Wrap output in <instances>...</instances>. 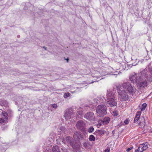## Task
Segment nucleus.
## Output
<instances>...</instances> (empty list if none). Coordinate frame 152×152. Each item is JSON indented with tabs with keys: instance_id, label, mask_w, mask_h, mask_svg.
<instances>
[{
	"instance_id": "nucleus-23",
	"label": "nucleus",
	"mask_w": 152,
	"mask_h": 152,
	"mask_svg": "<svg viewBox=\"0 0 152 152\" xmlns=\"http://www.w3.org/2000/svg\"><path fill=\"white\" fill-rule=\"evenodd\" d=\"M139 122L138 123H142L143 122H145V119L143 117H141L140 118V120L138 121Z\"/></svg>"
},
{
	"instance_id": "nucleus-38",
	"label": "nucleus",
	"mask_w": 152,
	"mask_h": 152,
	"mask_svg": "<svg viewBox=\"0 0 152 152\" xmlns=\"http://www.w3.org/2000/svg\"><path fill=\"white\" fill-rule=\"evenodd\" d=\"M111 95H113V93H111Z\"/></svg>"
},
{
	"instance_id": "nucleus-34",
	"label": "nucleus",
	"mask_w": 152,
	"mask_h": 152,
	"mask_svg": "<svg viewBox=\"0 0 152 152\" xmlns=\"http://www.w3.org/2000/svg\"><path fill=\"white\" fill-rule=\"evenodd\" d=\"M65 60H66L67 61V62H68L69 61V59L68 58H67L66 59L65 58Z\"/></svg>"
},
{
	"instance_id": "nucleus-16",
	"label": "nucleus",
	"mask_w": 152,
	"mask_h": 152,
	"mask_svg": "<svg viewBox=\"0 0 152 152\" xmlns=\"http://www.w3.org/2000/svg\"><path fill=\"white\" fill-rule=\"evenodd\" d=\"M83 144V146L85 148H88L90 146V143L88 141L85 142Z\"/></svg>"
},
{
	"instance_id": "nucleus-7",
	"label": "nucleus",
	"mask_w": 152,
	"mask_h": 152,
	"mask_svg": "<svg viewBox=\"0 0 152 152\" xmlns=\"http://www.w3.org/2000/svg\"><path fill=\"white\" fill-rule=\"evenodd\" d=\"M67 142L69 143L72 147L75 149L77 148V146L76 145L75 142L72 140L70 137H67L66 139Z\"/></svg>"
},
{
	"instance_id": "nucleus-20",
	"label": "nucleus",
	"mask_w": 152,
	"mask_h": 152,
	"mask_svg": "<svg viewBox=\"0 0 152 152\" xmlns=\"http://www.w3.org/2000/svg\"><path fill=\"white\" fill-rule=\"evenodd\" d=\"M77 112L78 113V114L80 115H82L83 114V111H82V108L81 107H80L79 109H78V110L77 111Z\"/></svg>"
},
{
	"instance_id": "nucleus-39",
	"label": "nucleus",
	"mask_w": 152,
	"mask_h": 152,
	"mask_svg": "<svg viewBox=\"0 0 152 152\" xmlns=\"http://www.w3.org/2000/svg\"><path fill=\"white\" fill-rule=\"evenodd\" d=\"M1 32V30H0V32Z\"/></svg>"
},
{
	"instance_id": "nucleus-17",
	"label": "nucleus",
	"mask_w": 152,
	"mask_h": 152,
	"mask_svg": "<svg viewBox=\"0 0 152 152\" xmlns=\"http://www.w3.org/2000/svg\"><path fill=\"white\" fill-rule=\"evenodd\" d=\"M59 151V148L58 146H55L53 147L52 148V151L53 152H58Z\"/></svg>"
},
{
	"instance_id": "nucleus-11",
	"label": "nucleus",
	"mask_w": 152,
	"mask_h": 152,
	"mask_svg": "<svg viewBox=\"0 0 152 152\" xmlns=\"http://www.w3.org/2000/svg\"><path fill=\"white\" fill-rule=\"evenodd\" d=\"M130 80L131 81L132 83H134L135 82L137 84V82L139 80H137L136 77V75L134 74V75L131 76L129 77Z\"/></svg>"
},
{
	"instance_id": "nucleus-10",
	"label": "nucleus",
	"mask_w": 152,
	"mask_h": 152,
	"mask_svg": "<svg viewBox=\"0 0 152 152\" xmlns=\"http://www.w3.org/2000/svg\"><path fill=\"white\" fill-rule=\"evenodd\" d=\"M137 85L138 87L140 88H144L147 86V83L146 81H142L141 80H138L137 82Z\"/></svg>"
},
{
	"instance_id": "nucleus-9",
	"label": "nucleus",
	"mask_w": 152,
	"mask_h": 152,
	"mask_svg": "<svg viewBox=\"0 0 152 152\" xmlns=\"http://www.w3.org/2000/svg\"><path fill=\"white\" fill-rule=\"evenodd\" d=\"M72 110L71 109H68L66 110V112L64 116L66 120L71 118V115L72 112Z\"/></svg>"
},
{
	"instance_id": "nucleus-26",
	"label": "nucleus",
	"mask_w": 152,
	"mask_h": 152,
	"mask_svg": "<svg viewBox=\"0 0 152 152\" xmlns=\"http://www.w3.org/2000/svg\"><path fill=\"white\" fill-rule=\"evenodd\" d=\"M139 124V125H140L141 127H140L141 128H143L144 126H145V122H143L142 123H138Z\"/></svg>"
},
{
	"instance_id": "nucleus-29",
	"label": "nucleus",
	"mask_w": 152,
	"mask_h": 152,
	"mask_svg": "<svg viewBox=\"0 0 152 152\" xmlns=\"http://www.w3.org/2000/svg\"><path fill=\"white\" fill-rule=\"evenodd\" d=\"M52 106L54 108H56L57 107V106L56 104H53Z\"/></svg>"
},
{
	"instance_id": "nucleus-4",
	"label": "nucleus",
	"mask_w": 152,
	"mask_h": 152,
	"mask_svg": "<svg viewBox=\"0 0 152 152\" xmlns=\"http://www.w3.org/2000/svg\"><path fill=\"white\" fill-rule=\"evenodd\" d=\"M76 126L78 129L84 131L85 130V123L83 121H79L77 122Z\"/></svg>"
},
{
	"instance_id": "nucleus-14",
	"label": "nucleus",
	"mask_w": 152,
	"mask_h": 152,
	"mask_svg": "<svg viewBox=\"0 0 152 152\" xmlns=\"http://www.w3.org/2000/svg\"><path fill=\"white\" fill-rule=\"evenodd\" d=\"M128 96H120L119 99L121 101H125L128 99Z\"/></svg>"
},
{
	"instance_id": "nucleus-27",
	"label": "nucleus",
	"mask_w": 152,
	"mask_h": 152,
	"mask_svg": "<svg viewBox=\"0 0 152 152\" xmlns=\"http://www.w3.org/2000/svg\"><path fill=\"white\" fill-rule=\"evenodd\" d=\"M129 119L128 118L125 120L124 123L126 125H127L129 123Z\"/></svg>"
},
{
	"instance_id": "nucleus-5",
	"label": "nucleus",
	"mask_w": 152,
	"mask_h": 152,
	"mask_svg": "<svg viewBox=\"0 0 152 152\" xmlns=\"http://www.w3.org/2000/svg\"><path fill=\"white\" fill-rule=\"evenodd\" d=\"M73 137L75 140L77 141H79L80 140L83 138V135L80 132L78 131H76L74 133Z\"/></svg>"
},
{
	"instance_id": "nucleus-24",
	"label": "nucleus",
	"mask_w": 152,
	"mask_h": 152,
	"mask_svg": "<svg viewBox=\"0 0 152 152\" xmlns=\"http://www.w3.org/2000/svg\"><path fill=\"white\" fill-rule=\"evenodd\" d=\"M97 132L98 133L99 135H101L104 134V132L102 130H97Z\"/></svg>"
},
{
	"instance_id": "nucleus-30",
	"label": "nucleus",
	"mask_w": 152,
	"mask_h": 152,
	"mask_svg": "<svg viewBox=\"0 0 152 152\" xmlns=\"http://www.w3.org/2000/svg\"><path fill=\"white\" fill-rule=\"evenodd\" d=\"M133 148V147H130L129 148H128L127 149L126 151L127 152L129 151L130 150H131V149H132Z\"/></svg>"
},
{
	"instance_id": "nucleus-28",
	"label": "nucleus",
	"mask_w": 152,
	"mask_h": 152,
	"mask_svg": "<svg viewBox=\"0 0 152 152\" xmlns=\"http://www.w3.org/2000/svg\"><path fill=\"white\" fill-rule=\"evenodd\" d=\"M148 70L149 72H150V74L152 75V68H148Z\"/></svg>"
},
{
	"instance_id": "nucleus-1",
	"label": "nucleus",
	"mask_w": 152,
	"mask_h": 152,
	"mask_svg": "<svg viewBox=\"0 0 152 152\" xmlns=\"http://www.w3.org/2000/svg\"><path fill=\"white\" fill-rule=\"evenodd\" d=\"M117 90L119 95H126L127 94V91L130 94H135L134 89L128 82L124 83L121 86H118Z\"/></svg>"
},
{
	"instance_id": "nucleus-32",
	"label": "nucleus",
	"mask_w": 152,
	"mask_h": 152,
	"mask_svg": "<svg viewBox=\"0 0 152 152\" xmlns=\"http://www.w3.org/2000/svg\"><path fill=\"white\" fill-rule=\"evenodd\" d=\"M110 150L108 149H106L105 150L104 152H109Z\"/></svg>"
},
{
	"instance_id": "nucleus-15",
	"label": "nucleus",
	"mask_w": 152,
	"mask_h": 152,
	"mask_svg": "<svg viewBox=\"0 0 152 152\" xmlns=\"http://www.w3.org/2000/svg\"><path fill=\"white\" fill-rule=\"evenodd\" d=\"M144 150H145L144 149V148H143L142 147V144H140V146L138 148V149L137 150H135V152H142Z\"/></svg>"
},
{
	"instance_id": "nucleus-12",
	"label": "nucleus",
	"mask_w": 152,
	"mask_h": 152,
	"mask_svg": "<svg viewBox=\"0 0 152 152\" xmlns=\"http://www.w3.org/2000/svg\"><path fill=\"white\" fill-rule=\"evenodd\" d=\"M141 112L140 111H138L137 112L136 116L134 118V123L137 122L138 121H139L138 120H140L139 118L141 115Z\"/></svg>"
},
{
	"instance_id": "nucleus-22",
	"label": "nucleus",
	"mask_w": 152,
	"mask_h": 152,
	"mask_svg": "<svg viewBox=\"0 0 152 152\" xmlns=\"http://www.w3.org/2000/svg\"><path fill=\"white\" fill-rule=\"evenodd\" d=\"M110 120V118L108 117H107L104 119L103 122L105 123L106 124H107L109 122Z\"/></svg>"
},
{
	"instance_id": "nucleus-37",
	"label": "nucleus",
	"mask_w": 152,
	"mask_h": 152,
	"mask_svg": "<svg viewBox=\"0 0 152 152\" xmlns=\"http://www.w3.org/2000/svg\"><path fill=\"white\" fill-rule=\"evenodd\" d=\"M1 118H4V117L3 116H1Z\"/></svg>"
},
{
	"instance_id": "nucleus-35",
	"label": "nucleus",
	"mask_w": 152,
	"mask_h": 152,
	"mask_svg": "<svg viewBox=\"0 0 152 152\" xmlns=\"http://www.w3.org/2000/svg\"><path fill=\"white\" fill-rule=\"evenodd\" d=\"M69 93H66L64 94V95H69Z\"/></svg>"
},
{
	"instance_id": "nucleus-33",
	"label": "nucleus",
	"mask_w": 152,
	"mask_h": 152,
	"mask_svg": "<svg viewBox=\"0 0 152 152\" xmlns=\"http://www.w3.org/2000/svg\"><path fill=\"white\" fill-rule=\"evenodd\" d=\"M70 96H64V98H66L67 97H69Z\"/></svg>"
},
{
	"instance_id": "nucleus-6",
	"label": "nucleus",
	"mask_w": 152,
	"mask_h": 152,
	"mask_svg": "<svg viewBox=\"0 0 152 152\" xmlns=\"http://www.w3.org/2000/svg\"><path fill=\"white\" fill-rule=\"evenodd\" d=\"M84 117L87 120L90 121H94L95 119L94 113L91 112L86 113Z\"/></svg>"
},
{
	"instance_id": "nucleus-3",
	"label": "nucleus",
	"mask_w": 152,
	"mask_h": 152,
	"mask_svg": "<svg viewBox=\"0 0 152 152\" xmlns=\"http://www.w3.org/2000/svg\"><path fill=\"white\" fill-rule=\"evenodd\" d=\"M105 101L108 107H113L117 105V103L113 98L107 97V99H105Z\"/></svg>"
},
{
	"instance_id": "nucleus-8",
	"label": "nucleus",
	"mask_w": 152,
	"mask_h": 152,
	"mask_svg": "<svg viewBox=\"0 0 152 152\" xmlns=\"http://www.w3.org/2000/svg\"><path fill=\"white\" fill-rule=\"evenodd\" d=\"M1 115L4 116V118H0V123H5L8 119V114L5 112H3Z\"/></svg>"
},
{
	"instance_id": "nucleus-2",
	"label": "nucleus",
	"mask_w": 152,
	"mask_h": 152,
	"mask_svg": "<svg viewBox=\"0 0 152 152\" xmlns=\"http://www.w3.org/2000/svg\"><path fill=\"white\" fill-rule=\"evenodd\" d=\"M107 107L104 105H98L96 109V112L98 115L102 117L107 114Z\"/></svg>"
},
{
	"instance_id": "nucleus-25",
	"label": "nucleus",
	"mask_w": 152,
	"mask_h": 152,
	"mask_svg": "<svg viewBox=\"0 0 152 152\" xmlns=\"http://www.w3.org/2000/svg\"><path fill=\"white\" fill-rule=\"evenodd\" d=\"M94 128L93 127H91L89 128L88 131L89 133H92L94 131Z\"/></svg>"
},
{
	"instance_id": "nucleus-21",
	"label": "nucleus",
	"mask_w": 152,
	"mask_h": 152,
	"mask_svg": "<svg viewBox=\"0 0 152 152\" xmlns=\"http://www.w3.org/2000/svg\"><path fill=\"white\" fill-rule=\"evenodd\" d=\"M142 107L141 109L142 111H144L147 106V104L145 103H143L142 105Z\"/></svg>"
},
{
	"instance_id": "nucleus-18",
	"label": "nucleus",
	"mask_w": 152,
	"mask_h": 152,
	"mask_svg": "<svg viewBox=\"0 0 152 152\" xmlns=\"http://www.w3.org/2000/svg\"><path fill=\"white\" fill-rule=\"evenodd\" d=\"M142 145L143 148H144V149L146 150L148 148V143L147 142H146L145 143H143L142 144H141Z\"/></svg>"
},
{
	"instance_id": "nucleus-31",
	"label": "nucleus",
	"mask_w": 152,
	"mask_h": 152,
	"mask_svg": "<svg viewBox=\"0 0 152 152\" xmlns=\"http://www.w3.org/2000/svg\"><path fill=\"white\" fill-rule=\"evenodd\" d=\"M113 114L114 116H116L118 115V113L116 112H113Z\"/></svg>"
},
{
	"instance_id": "nucleus-19",
	"label": "nucleus",
	"mask_w": 152,
	"mask_h": 152,
	"mask_svg": "<svg viewBox=\"0 0 152 152\" xmlns=\"http://www.w3.org/2000/svg\"><path fill=\"white\" fill-rule=\"evenodd\" d=\"M95 138L94 136L92 135H90L89 138V140L91 141H94L95 140Z\"/></svg>"
},
{
	"instance_id": "nucleus-13",
	"label": "nucleus",
	"mask_w": 152,
	"mask_h": 152,
	"mask_svg": "<svg viewBox=\"0 0 152 152\" xmlns=\"http://www.w3.org/2000/svg\"><path fill=\"white\" fill-rule=\"evenodd\" d=\"M147 73L148 71L146 69H143L141 72V74L144 76L146 78H147L148 77Z\"/></svg>"
},
{
	"instance_id": "nucleus-36",
	"label": "nucleus",
	"mask_w": 152,
	"mask_h": 152,
	"mask_svg": "<svg viewBox=\"0 0 152 152\" xmlns=\"http://www.w3.org/2000/svg\"><path fill=\"white\" fill-rule=\"evenodd\" d=\"M43 48H44L45 50H47V48L45 47V46H43Z\"/></svg>"
}]
</instances>
